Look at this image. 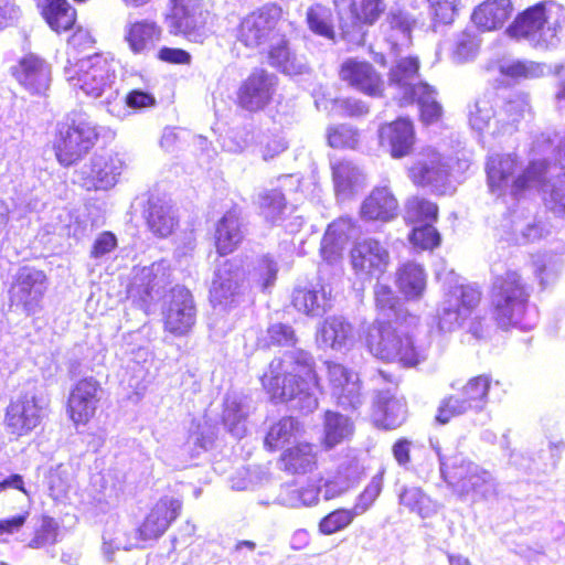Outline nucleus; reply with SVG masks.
Returning a JSON list of instances; mask_svg holds the SVG:
<instances>
[{
	"mask_svg": "<svg viewBox=\"0 0 565 565\" xmlns=\"http://www.w3.org/2000/svg\"><path fill=\"white\" fill-rule=\"evenodd\" d=\"M310 353L294 349L274 359L262 376L264 388L273 399L287 402L291 408L312 413L318 407L320 386Z\"/></svg>",
	"mask_w": 565,
	"mask_h": 565,
	"instance_id": "1",
	"label": "nucleus"
},
{
	"mask_svg": "<svg viewBox=\"0 0 565 565\" xmlns=\"http://www.w3.org/2000/svg\"><path fill=\"white\" fill-rule=\"evenodd\" d=\"M544 168L543 160L533 161L521 170L515 154H490L486 163L489 190L498 198L510 196L513 200H520L541 182Z\"/></svg>",
	"mask_w": 565,
	"mask_h": 565,
	"instance_id": "2",
	"label": "nucleus"
},
{
	"mask_svg": "<svg viewBox=\"0 0 565 565\" xmlns=\"http://www.w3.org/2000/svg\"><path fill=\"white\" fill-rule=\"evenodd\" d=\"M365 342L369 351L385 362L414 366L426 359V348L416 343L413 333L398 321L396 326L373 322L366 330Z\"/></svg>",
	"mask_w": 565,
	"mask_h": 565,
	"instance_id": "3",
	"label": "nucleus"
},
{
	"mask_svg": "<svg viewBox=\"0 0 565 565\" xmlns=\"http://www.w3.org/2000/svg\"><path fill=\"white\" fill-rule=\"evenodd\" d=\"M437 455L441 477L461 500L469 495L473 501L495 495L497 483L489 471L459 454L449 455L437 449Z\"/></svg>",
	"mask_w": 565,
	"mask_h": 565,
	"instance_id": "4",
	"label": "nucleus"
},
{
	"mask_svg": "<svg viewBox=\"0 0 565 565\" xmlns=\"http://www.w3.org/2000/svg\"><path fill=\"white\" fill-rule=\"evenodd\" d=\"M563 7L554 1L539 2L518 14L508 32L512 38L526 40L537 49H552L558 42Z\"/></svg>",
	"mask_w": 565,
	"mask_h": 565,
	"instance_id": "5",
	"label": "nucleus"
},
{
	"mask_svg": "<svg viewBox=\"0 0 565 565\" xmlns=\"http://www.w3.org/2000/svg\"><path fill=\"white\" fill-rule=\"evenodd\" d=\"M66 81L93 98H103L102 103L108 108L118 99V88L115 87L116 75L111 64L100 54H94L64 67Z\"/></svg>",
	"mask_w": 565,
	"mask_h": 565,
	"instance_id": "6",
	"label": "nucleus"
},
{
	"mask_svg": "<svg viewBox=\"0 0 565 565\" xmlns=\"http://www.w3.org/2000/svg\"><path fill=\"white\" fill-rule=\"evenodd\" d=\"M99 135V126L86 111H71L65 120L58 124L54 140L57 161L65 167L78 162L94 148Z\"/></svg>",
	"mask_w": 565,
	"mask_h": 565,
	"instance_id": "7",
	"label": "nucleus"
},
{
	"mask_svg": "<svg viewBox=\"0 0 565 565\" xmlns=\"http://www.w3.org/2000/svg\"><path fill=\"white\" fill-rule=\"evenodd\" d=\"M530 291L522 277L513 270L498 276L492 285L491 301L499 326L508 328L520 323L527 307Z\"/></svg>",
	"mask_w": 565,
	"mask_h": 565,
	"instance_id": "8",
	"label": "nucleus"
},
{
	"mask_svg": "<svg viewBox=\"0 0 565 565\" xmlns=\"http://www.w3.org/2000/svg\"><path fill=\"white\" fill-rule=\"evenodd\" d=\"M490 386L491 379L487 375L470 379L458 393L449 395L440 402L436 420L439 424H447L452 417L469 412H482L489 401Z\"/></svg>",
	"mask_w": 565,
	"mask_h": 565,
	"instance_id": "9",
	"label": "nucleus"
},
{
	"mask_svg": "<svg viewBox=\"0 0 565 565\" xmlns=\"http://www.w3.org/2000/svg\"><path fill=\"white\" fill-rule=\"evenodd\" d=\"M481 300V291L470 285L450 288L444 296L437 311L438 327L443 331H454L471 316Z\"/></svg>",
	"mask_w": 565,
	"mask_h": 565,
	"instance_id": "10",
	"label": "nucleus"
},
{
	"mask_svg": "<svg viewBox=\"0 0 565 565\" xmlns=\"http://www.w3.org/2000/svg\"><path fill=\"white\" fill-rule=\"evenodd\" d=\"M164 330L174 337L188 334L196 320V307L191 291L180 285L164 296L162 305Z\"/></svg>",
	"mask_w": 565,
	"mask_h": 565,
	"instance_id": "11",
	"label": "nucleus"
},
{
	"mask_svg": "<svg viewBox=\"0 0 565 565\" xmlns=\"http://www.w3.org/2000/svg\"><path fill=\"white\" fill-rule=\"evenodd\" d=\"M277 84L276 75L263 68H255L237 88V106L248 113L265 109L273 100Z\"/></svg>",
	"mask_w": 565,
	"mask_h": 565,
	"instance_id": "12",
	"label": "nucleus"
},
{
	"mask_svg": "<svg viewBox=\"0 0 565 565\" xmlns=\"http://www.w3.org/2000/svg\"><path fill=\"white\" fill-rule=\"evenodd\" d=\"M372 381L375 385V420L386 429H394L406 418V405L396 396L397 385L390 381L383 371H379Z\"/></svg>",
	"mask_w": 565,
	"mask_h": 565,
	"instance_id": "13",
	"label": "nucleus"
},
{
	"mask_svg": "<svg viewBox=\"0 0 565 565\" xmlns=\"http://www.w3.org/2000/svg\"><path fill=\"white\" fill-rule=\"evenodd\" d=\"M168 281L163 263H153L150 266L135 268L131 280L127 287V298L145 313L160 294V289Z\"/></svg>",
	"mask_w": 565,
	"mask_h": 565,
	"instance_id": "14",
	"label": "nucleus"
},
{
	"mask_svg": "<svg viewBox=\"0 0 565 565\" xmlns=\"http://www.w3.org/2000/svg\"><path fill=\"white\" fill-rule=\"evenodd\" d=\"M243 276L241 267L231 260L217 265L210 289L215 309L230 310L243 301Z\"/></svg>",
	"mask_w": 565,
	"mask_h": 565,
	"instance_id": "15",
	"label": "nucleus"
},
{
	"mask_svg": "<svg viewBox=\"0 0 565 565\" xmlns=\"http://www.w3.org/2000/svg\"><path fill=\"white\" fill-rule=\"evenodd\" d=\"M450 166L448 160L431 148L423 150L416 162L409 168V178L420 186L445 193L449 183Z\"/></svg>",
	"mask_w": 565,
	"mask_h": 565,
	"instance_id": "16",
	"label": "nucleus"
},
{
	"mask_svg": "<svg viewBox=\"0 0 565 565\" xmlns=\"http://www.w3.org/2000/svg\"><path fill=\"white\" fill-rule=\"evenodd\" d=\"M210 12L196 0H179L172 12L171 28L174 34H181L194 43H203L209 36L206 26Z\"/></svg>",
	"mask_w": 565,
	"mask_h": 565,
	"instance_id": "17",
	"label": "nucleus"
},
{
	"mask_svg": "<svg viewBox=\"0 0 565 565\" xmlns=\"http://www.w3.org/2000/svg\"><path fill=\"white\" fill-rule=\"evenodd\" d=\"M351 265L355 275L363 279L380 277L390 265V252L375 238L356 242L350 252Z\"/></svg>",
	"mask_w": 565,
	"mask_h": 565,
	"instance_id": "18",
	"label": "nucleus"
},
{
	"mask_svg": "<svg viewBox=\"0 0 565 565\" xmlns=\"http://www.w3.org/2000/svg\"><path fill=\"white\" fill-rule=\"evenodd\" d=\"M332 396L343 409H358L363 404L359 375L334 362L327 363Z\"/></svg>",
	"mask_w": 565,
	"mask_h": 565,
	"instance_id": "19",
	"label": "nucleus"
},
{
	"mask_svg": "<svg viewBox=\"0 0 565 565\" xmlns=\"http://www.w3.org/2000/svg\"><path fill=\"white\" fill-rule=\"evenodd\" d=\"M279 13L277 6H266L246 15L237 29L238 41L248 47L263 44L275 28Z\"/></svg>",
	"mask_w": 565,
	"mask_h": 565,
	"instance_id": "20",
	"label": "nucleus"
},
{
	"mask_svg": "<svg viewBox=\"0 0 565 565\" xmlns=\"http://www.w3.org/2000/svg\"><path fill=\"white\" fill-rule=\"evenodd\" d=\"M333 4L345 32L361 24H373L386 8L384 0H333Z\"/></svg>",
	"mask_w": 565,
	"mask_h": 565,
	"instance_id": "21",
	"label": "nucleus"
},
{
	"mask_svg": "<svg viewBox=\"0 0 565 565\" xmlns=\"http://www.w3.org/2000/svg\"><path fill=\"white\" fill-rule=\"evenodd\" d=\"M418 68L419 62L416 57H403L390 71L388 85L396 90L394 98L401 106L415 102L418 86L423 84L418 81Z\"/></svg>",
	"mask_w": 565,
	"mask_h": 565,
	"instance_id": "22",
	"label": "nucleus"
},
{
	"mask_svg": "<svg viewBox=\"0 0 565 565\" xmlns=\"http://www.w3.org/2000/svg\"><path fill=\"white\" fill-rule=\"evenodd\" d=\"M340 78L356 90L379 97L384 89V82L372 64L349 58L341 65Z\"/></svg>",
	"mask_w": 565,
	"mask_h": 565,
	"instance_id": "23",
	"label": "nucleus"
},
{
	"mask_svg": "<svg viewBox=\"0 0 565 565\" xmlns=\"http://www.w3.org/2000/svg\"><path fill=\"white\" fill-rule=\"evenodd\" d=\"M99 383L93 377H86L76 383L71 391L67 411L74 424H86L95 414L99 401Z\"/></svg>",
	"mask_w": 565,
	"mask_h": 565,
	"instance_id": "24",
	"label": "nucleus"
},
{
	"mask_svg": "<svg viewBox=\"0 0 565 565\" xmlns=\"http://www.w3.org/2000/svg\"><path fill=\"white\" fill-rule=\"evenodd\" d=\"M245 224L238 207L228 210L216 223L215 247L221 256L233 253L245 237Z\"/></svg>",
	"mask_w": 565,
	"mask_h": 565,
	"instance_id": "25",
	"label": "nucleus"
},
{
	"mask_svg": "<svg viewBox=\"0 0 565 565\" xmlns=\"http://www.w3.org/2000/svg\"><path fill=\"white\" fill-rule=\"evenodd\" d=\"M180 510L181 502L177 499L159 500L137 530L139 537L143 541L160 537L178 518Z\"/></svg>",
	"mask_w": 565,
	"mask_h": 565,
	"instance_id": "26",
	"label": "nucleus"
},
{
	"mask_svg": "<svg viewBox=\"0 0 565 565\" xmlns=\"http://www.w3.org/2000/svg\"><path fill=\"white\" fill-rule=\"evenodd\" d=\"M126 167L121 154L108 152L95 154L90 159L89 178L95 190H109L114 188Z\"/></svg>",
	"mask_w": 565,
	"mask_h": 565,
	"instance_id": "27",
	"label": "nucleus"
},
{
	"mask_svg": "<svg viewBox=\"0 0 565 565\" xmlns=\"http://www.w3.org/2000/svg\"><path fill=\"white\" fill-rule=\"evenodd\" d=\"M540 188L546 207L557 216L565 215V172H561L557 163L550 164L545 161L541 182L534 188Z\"/></svg>",
	"mask_w": 565,
	"mask_h": 565,
	"instance_id": "28",
	"label": "nucleus"
},
{
	"mask_svg": "<svg viewBox=\"0 0 565 565\" xmlns=\"http://www.w3.org/2000/svg\"><path fill=\"white\" fill-rule=\"evenodd\" d=\"M380 143L388 147L393 158L407 156L414 146V128L411 120L399 118L379 129Z\"/></svg>",
	"mask_w": 565,
	"mask_h": 565,
	"instance_id": "29",
	"label": "nucleus"
},
{
	"mask_svg": "<svg viewBox=\"0 0 565 565\" xmlns=\"http://www.w3.org/2000/svg\"><path fill=\"white\" fill-rule=\"evenodd\" d=\"M358 234L359 227L352 217L341 216L332 222L321 241L323 258L329 263L337 260L347 242Z\"/></svg>",
	"mask_w": 565,
	"mask_h": 565,
	"instance_id": "30",
	"label": "nucleus"
},
{
	"mask_svg": "<svg viewBox=\"0 0 565 565\" xmlns=\"http://www.w3.org/2000/svg\"><path fill=\"white\" fill-rule=\"evenodd\" d=\"M398 202L388 186H376L364 199L360 207L365 221L388 222L397 216Z\"/></svg>",
	"mask_w": 565,
	"mask_h": 565,
	"instance_id": "31",
	"label": "nucleus"
},
{
	"mask_svg": "<svg viewBox=\"0 0 565 565\" xmlns=\"http://www.w3.org/2000/svg\"><path fill=\"white\" fill-rule=\"evenodd\" d=\"M292 306L309 317H320L332 307L331 289L324 285L296 288Z\"/></svg>",
	"mask_w": 565,
	"mask_h": 565,
	"instance_id": "32",
	"label": "nucleus"
},
{
	"mask_svg": "<svg viewBox=\"0 0 565 565\" xmlns=\"http://www.w3.org/2000/svg\"><path fill=\"white\" fill-rule=\"evenodd\" d=\"M505 239L513 244H526L543 236V226L534 217L525 216L523 212L513 211L502 222Z\"/></svg>",
	"mask_w": 565,
	"mask_h": 565,
	"instance_id": "33",
	"label": "nucleus"
},
{
	"mask_svg": "<svg viewBox=\"0 0 565 565\" xmlns=\"http://www.w3.org/2000/svg\"><path fill=\"white\" fill-rule=\"evenodd\" d=\"M513 11L511 0H486L475 9L472 21L479 29L491 31L501 28Z\"/></svg>",
	"mask_w": 565,
	"mask_h": 565,
	"instance_id": "34",
	"label": "nucleus"
},
{
	"mask_svg": "<svg viewBox=\"0 0 565 565\" xmlns=\"http://www.w3.org/2000/svg\"><path fill=\"white\" fill-rule=\"evenodd\" d=\"M250 412L249 399L236 393H230L224 399L223 424L234 437L242 438L247 430V417Z\"/></svg>",
	"mask_w": 565,
	"mask_h": 565,
	"instance_id": "35",
	"label": "nucleus"
},
{
	"mask_svg": "<svg viewBox=\"0 0 565 565\" xmlns=\"http://www.w3.org/2000/svg\"><path fill=\"white\" fill-rule=\"evenodd\" d=\"M319 341L333 350L348 349L354 342L352 324L340 316L327 318L318 332Z\"/></svg>",
	"mask_w": 565,
	"mask_h": 565,
	"instance_id": "36",
	"label": "nucleus"
},
{
	"mask_svg": "<svg viewBox=\"0 0 565 565\" xmlns=\"http://www.w3.org/2000/svg\"><path fill=\"white\" fill-rule=\"evenodd\" d=\"M416 22V18L409 11L401 8H392L383 24L392 45L408 46Z\"/></svg>",
	"mask_w": 565,
	"mask_h": 565,
	"instance_id": "37",
	"label": "nucleus"
},
{
	"mask_svg": "<svg viewBox=\"0 0 565 565\" xmlns=\"http://www.w3.org/2000/svg\"><path fill=\"white\" fill-rule=\"evenodd\" d=\"M161 28L156 22L141 20L127 25L125 39L130 50L140 54L154 47L161 38Z\"/></svg>",
	"mask_w": 565,
	"mask_h": 565,
	"instance_id": "38",
	"label": "nucleus"
},
{
	"mask_svg": "<svg viewBox=\"0 0 565 565\" xmlns=\"http://www.w3.org/2000/svg\"><path fill=\"white\" fill-rule=\"evenodd\" d=\"M35 285V270L30 267L20 269L17 280L11 288V305L21 309L28 316L35 311V295L33 287Z\"/></svg>",
	"mask_w": 565,
	"mask_h": 565,
	"instance_id": "39",
	"label": "nucleus"
},
{
	"mask_svg": "<svg viewBox=\"0 0 565 565\" xmlns=\"http://www.w3.org/2000/svg\"><path fill=\"white\" fill-rule=\"evenodd\" d=\"M332 177L338 195L347 199L364 184L363 172L351 161L332 163Z\"/></svg>",
	"mask_w": 565,
	"mask_h": 565,
	"instance_id": "40",
	"label": "nucleus"
},
{
	"mask_svg": "<svg viewBox=\"0 0 565 565\" xmlns=\"http://www.w3.org/2000/svg\"><path fill=\"white\" fill-rule=\"evenodd\" d=\"M260 215L270 225H280L287 214L288 205L281 189H264L257 194Z\"/></svg>",
	"mask_w": 565,
	"mask_h": 565,
	"instance_id": "41",
	"label": "nucleus"
},
{
	"mask_svg": "<svg viewBox=\"0 0 565 565\" xmlns=\"http://www.w3.org/2000/svg\"><path fill=\"white\" fill-rule=\"evenodd\" d=\"M320 487L315 483L296 487L285 484L281 487L278 495L277 503L287 508H302L312 507L319 502Z\"/></svg>",
	"mask_w": 565,
	"mask_h": 565,
	"instance_id": "42",
	"label": "nucleus"
},
{
	"mask_svg": "<svg viewBox=\"0 0 565 565\" xmlns=\"http://www.w3.org/2000/svg\"><path fill=\"white\" fill-rule=\"evenodd\" d=\"M397 286L408 299H418L426 289V273L415 263L405 264L397 274Z\"/></svg>",
	"mask_w": 565,
	"mask_h": 565,
	"instance_id": "43",
	"label": "nucleus"
},
{
	"mask_svg": "<svg viewBox=\"0 0 565 565\" xmlns=\"http://www.w3.org/2000/svg\"><path fill=\"white\" fill-rule=\"evenodd\" d=\"M284 470L291 473H307L316 466V455L310 444H298L285 450L280 458Z\"/></svg>",
	"mask_w": 565,
	"mask_h": 565,
	"instance_id": "44",
	"label": "nucleus"
},
{
	"mask_svg": "<svg viewBox=\"0 0 565 565\" xmlns=\"http://www.w3.org/2000/svg\"><path fill=\"white\" fill-rule=\"evenodd\" d=\"M42 15L55 32L70 30L76 20V11L67 0H46Z\"/></svg>",
	"mask_w": 565,
	"mask_h": 565,
	"instance_id": "45",
	"label": "nucleus"
},
{
	"mask_svg": "<svg viewBox=\"0 0 565 565\" xmlns=\"http://www.w3.org/2000/svg\"><path fill=\"white\" fill-rule=\"evenodd\" d=\"M374 298L376 308L388 319H395V322L404 320L408 324H416L418 322V317L416 316L409 315L408 319L404 316L402 306L391 287L376 284Z\"/></svg>",
	"mask_w": 565,
	"mask_h": 565,
	"instance_id": "46",
	"label": "nucleus"
},
{
	"mask_svg": "<svg viewBox=\"0 0 565 565\" xmlns=\"http://www.w3.org/2000/svg\"><path fill=\"white\" fill-rule=\"evenodd\" d=\"M323 444L327 449H332L353 434V424L344 415L328 411L323 424Z\"/></svg>",
	"mask_w": 565,
	"mask_h": 565,
	"instance_id": "47",
	"label": "nucleus"
},
{
	"mask_svg": "<svg viewBox=\"0 0 565 565\" xmlns=\"http://www.w3.org/2000/svg\"><path fill=\"white\" fill-rule=\"evenodd\" d=\"M269 64L287 75H299L309 70L306 58L291 52L286 44H279L270 50Z\"/></svg>",
	"mask_w": 565,
	"mask_h": 565,
	"instance_id": "48",
	"label": "nucleus"
},
{
	"mask_svg": "<svg viewBox=\"0 0 565 565\" xmlns=\"http://www.w3.org/2000/svg\"><path fill=\"white\" fill-rule=\"evenodd\" d=\"M147 224L150 231L160 237L170 235L177 224L171 206L159 200L150 201Z\"/></svg>",
	"mask_w": 565,
	"mask_h": 565,
	"instance_id": "49",
	"label": "nucleus"
},
{
	"mask_svg": "<svg viewBox=\"0 0 565 565\" xmlns=\"http://www.w3.org/2000/svg\"><path fill=\"white\" fill-rule=\"evenodd\" d=\"M300 431V424L294 417H282L270 426L264 445L268 450H276L296 438Z\"/></svg>",
	"mask_w": 565,
	"mask_h": 565,
	"instance_id": "50",
	"label": "nucleus"
},
{
	"mask_svg": "<svg viewBox=\"0 0 565 565\" xmlns=\"http://www.w3.org/2000/svg\"><path fill=\"white\" fill-rule=\"evenodd\" d=\"M399 504L407 508L411 512L417 513L426 519L437 513V503L434 502L420 488H405L399 493Z\"/></svg>",
	"mask_w": 565,
	"mask_h": 565,
	"instance_id": "51",
	"label": "nucleus"
},
{
	"mask_svg": "<svg viewBox=\"0 0 565 565\" xmlns=\"http://www.w3.org/2000/svg\"><path fill=\"white\" fill-rule=\"evenodd\" d=\"M436 96V90L428 84L418 86L415 102L418 104L422 121L426 125L436 122L441 118L443 107Z\"/></svg>",
	"mask_w": 565,
	"mask_h": 565,
	"instance_id": "52",
	"label": "nucleus"
},
{
	"mask_svg": "<svg viewBox=\"0 0 565 565\" xmlns=\"http://www.w3.org/2000/svg\"><path fill=\"white\" fill-rule=\"evenodd\" d=\"M306 21L313 33L328 39L333 38L334 31L330 8L321 3L312 4L307 10Z\"/></svg>",
	"mask_w": 565,
	"mask_h": 565,
	"instance_id": "53",
	"label": "nucleus"
},
{
	"mask_svg": "<svg viewBox=\"0 0 565 565\" xmlns=\"http://www.w3.org/2000/svg\"><path fill=\"white\" fill-rule=\"evenodd\" d=\"M438 207L435 203L418 196L411 198L405 205V220L408 223L428 224L436 221Z\"/></svg>",
	"mask_w": 565,
	"mask_h": 565,
	"instance_id": "54",
	"label": "nucleus"
},
{
	"mask_svg": "<svg viewBox=\"0 0 565 565\" xmlns=\"http://www.w3.org/2000/svg\"><path fill=\"white\" fill-rule=\"evenodd\" d=\"M500 71L513 78H536L543 75L544 66L533 61H512L501 64Z\"/></svg>",
	"mask_w": 565,
	"mask_h": 565,
	"instance_id": "55",
	"label": "nucleus"
},
{
	"mask_svg": "<svg viewBox=\"0 0 565 565\" xmlns=\"http://www.w3.org/2000/svg\"><path fill=\"white\" fill-rule=\"evenodd\" d=\"M494 116L492 100L487 97L478 98L469 109V122L472 129L482 131Z\"/></svg>",
	"mask_w": 565,
	"mask_h": 565,
	"instance_id": "56",
	"label": "nucleus"
},
{
	"mask_svg": "<svg viewBox=\"0 0 565 565\" xmlns=\"http://www.w3.org/2000/svg\"><path fill=\"white\" fill-rule=\"evenodd\" d=\"M13 77L31 94L35 93V56L30 53L11 68Z\"/></svg>",
	"mask_w": 565,
	"mask_h": 565,
	"instance_id": "57",
	"label": "nucleus"
},
{
	"mask_svg": "<svg viewBox=\"0 0 565 565\" xmlns=\"http://www.w3.org/2000/svg\"><path fill=\"white\" fill-rule=\"evenodd\" d=\"M358 516L354 510L338 509L326 515L319 523V530L326 535L343 530Z\"/></svg>",
	"mask_w": 565,
	"mask_h": 565,
	"instance_id": "58",
	"label": "nucleus"
},
{
	"mask_svg": "<svg viewBox=\"0 0 565 565\" xmlns=\"http://www.w3.org/2000/svg\"><path fill=\"white\" fill-rule=\"evenodd\" d=\"M134 542L129 536L120 529L110 530L107 529L103 534V554L108 559H113V555L116 551L126 550L129 551L134 546Z\"/></svg>",
	"mask_w": 565,
	"mask_h": 565,
	"instance_id": "59",
	"label": "nucleus"
},
{
	"mask_svg": "<svg viewBox=\"0 0 565 565\" xmlns=\"http://www.w3.org/2000/svg\"><path fill=\"white\" fill-rule=\"evenodd\" d=\"M382 487L383 475L377 473L371 479L364 491L358 497V500L352 508L355 514L361 515L371 508L376 498L380 495Z\"/></svg>",
	"mask_w": 565,
	"mask_h": 565,
	"instance_id": "60",
	"label": "nucleus"
},
{
	"mask_svg": "<svg viewBox=\"0 0 565 565\" xmlns=\"http://www.w3.org/2000/svg\"><path fill=\"white\" fill-rule=\"evenodd\" d=\"M358 141V131L349 125H338L328 130V142L332 148H354Z\"/></svg>",
	"mask_w": 565,
	"mask_h": 565,
	"instance_id": "61",
	"label": "nucleus"
},
{
	"mask_svg": "<svg viewBox=\"0 0 565 565\" xmlns=\"http://www.w3.org/2000/svg\"><path fill=\"white\" fill-rule=\"evenodd\" d=\"M503 113L508 125L518 124L526 114L530 115L531 113L529 96L525 94L515 95L505 103ZM501 121H505V119L503 118Z\"/></svg>",
	"mask_w": 565,
	"mask_h": 565,
	"instance_id": "62",
	"label": "nucleus"
},
{
	"mask_svg": "<svg viewBox=\"0 0 565 565\" xmlns=\"http://www.w3.org/2000/svg\"><path fill=\"white\" fill-rule=\"evenodd\" d=\"M409 239L413 245L422 249H433L440 243V235L431 223L414 227Z\"/></svg>",
	"mask_w": 565,
	"mask_h": 565,
	"instance_id": "63",
	"label": "nucleus"
},
{
	"mask_svg": "<svg viewBox=\"0 0 565 565\" xmlns=\"http://www.w3.org/2000/svg\"><path fill=\"white\" fill-rule=\"evenodd\" d=\"M257 143L259 145L260 153L265 161L275 158L287 149L285 138L278 134L269 135L262 132L257 136Z\"/></svg>",
	"mask_w": 565,
	"mask_h": 565,
	"instance_id": "64",
	"label": "nucleus"
}]
</instances>
